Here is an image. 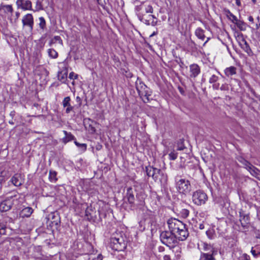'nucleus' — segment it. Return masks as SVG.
<instances>
[{"label": "nucleus", "instance_id": "nucleus-21", "mask_svg": "<svg viewBox=\"0 0 260 260\" xmlns=\"http://www.w3.org/2000/svg\"><path fill=\"white\" fill-rule=\"evenodd\" d=\"M170 248H173V252L175 254V256L177 259H180L181 256V248L179 246L174 245L173 247H170Z\"/></svg>", "mask_w": 260, "mask_h": 260}, {"label": "nucleus", "instance_id": "nucleus-39", "mask_svg": "<svg viewBox=\"0 0 260 260\" xmlns=\"http://www.w3.org/2000/svg\"><path fill=\"white\" fill-rule=\"evenodd\" d=\"M89 260H102V256L101 254H98L97 256L90 255Z\"/></svg>", "mask_w": 260, "mask_h": 260}, {"label": "nucleus", "instance_id": "nucleus-11", "mask_svg": "<svg viewBox=\"0 0 260 260\" xmlns=\"http://www.w3.org/2000/svg\"><path fill=\"white\" fill-rule=\"evenodd\" d=\"M47 219L52 225H57L59 222V217L57 212H52L48 215Z\"/></svg>", "mask_w": 260, "mask_h": 260}, {"label": "nucleus", "instance_id": "nucleus-47", "mask_svg": "<svg viewBox=\"0 0 260 260\" xmlns=\"http://www.w3.org/2000/svg\"><path fill=\"white\" fill-rule=\"evenodd\" d=\"M196 227L200 229V230H203L204 229V222L197 223V224L195 225Z\"/></svg>", "mask_w": 260, "mask_h": 260}, {"label": "nucleus", "instance_id": "nucleus-20", "mask_svg": "<svg viewBox=\"0 0 260 260\" xmlns=\"http://www.w3.org/2000/svg\"><path fill=\"white\" fill-rule=\"evenodd\" d=\"M63 132L65 135V137L62 139V142L64 143H67L75 139V137L71 133H68L66 131H63Z\"/></svg>", "mask_w": 260, "mask_h": 260}, {"label": "nucleus", "instance_id": "nucleus-14", "mask_svg": "<svg viewBox=\"0 0 260 260\" xmlns=\"http://www.w3.org/2000/svg\"><path fill=\"white\" fill-rule=\"evenodd\" d=\"M190 76L192 78L196 77L200 73V68L197 64H192L189 66Z\"/></svg>", "mask_w": 260, "mask_h": 260}, {"label": "nucleus", "instance_id": "nucleus-50", "mask_svg": "<svg viewBox=\"0 0 260 260\" xmlns=\"http://www.w3.org/2000/svg\"><path fill=\"white\" fill-rule=\"evenodd\" d=\"M213 84V85H212V87L214 89H216V90H217L219 89V83H212Z\"/></svg>", "mask_w": 260, "mask_h": 260}, {"label": "nucleus", "instance_id": "nucleus-26", "mask_svg": "<svg viewBox=\"0 0 260 260\" xmlns=\"http://www.w3.org/2000/svg\"><path fill=\"white\" fill-rule=\"evenodd\" d=\"M155 168L152 167L151 166L146 167V172L147 175L150 177L151 176L152 178L154 177V174H155Z\"/></svg>", "mask_w": 260, "mask_h": 260}, {"label": "nucleus", "instance_id": "nucleus-22", "mask_svg": "<svg viewBox=\"0 0 260 260\" xmlns=\"http://www.w3.org/2000/svg\"><path fill=\"white\" fill-rule=\"evenodd\" d=\"M136 86L138 93L142 89H146V85L139 78L136 82Z\"/></svg>", "mask_w": 260, "mask_h": 260}, {"label": "nucleus", "instance_id": "nucleus-37", "mask_svg": "<svg viewBox=\"0 0 260 260\" xmlns=\"http://www.w3.org/2000/svg\"><path fill=\"white\" fill-rule=\"evenodd\" d=\"M202 246L203 247V250L206 251H207L208 250H211L212 248L211 245H210L206 243H203L202 244Z\"/></svg>", "mask_w": 260, "mask_h": 260}, {"label": "nucleus", "instance_id": "nucleus-3", "mask_svg": "<svg viewBox=\"0 0 260 260\" xmlns=\"http://www.w3.org/2000/svg\"><path fill=\"white\" fill-rule=\"evenodd\" d=\"M175 179L176 188L180 193L186 195L190 192L191 186L188 180L178 176L176 177Z\"/></svg>", "mask_w": 260, "mask_h": 260}, {"label": "nucleus", "instance_id": "nucleus-27", "mask_svg": "<svg viewBox=\"0 0 260 260\" xmlns=\"http://www.w3.org/2000/svg\"><path fill=\"white\" fill-rule=\"evenodd\" d=\"M57 173L54 171H50L49 172V179L52 182H56L57 180L56 177Z\"/></svg>", "mask_w": 260, "mask_h": 260}, {"label": "nucleus", "instance_id": "nucleus-42", "mask_svg": "<svg viewBox=\"0 0 260 260\" xmlns=\"http://www.w3.org/2000/svg\"><path fill=\"white\" fill-rule=\"evenodd\" d=\"M229 16H230V20L234 23H235V22H237L238 19H237V17L235 16L234 15H233L232 13L229 12Z\"/></svg>", "mask_w": 260, "mask_h": 260}, {"label": "nucleus", "instance_id": "nucleus-43", "mask_svg": "<svg viewBox=\"0 0 260 260\" xmlns=\"http://www.w3.org/2000/svg\"><path fill=\"white\" fill-rule=\"evenodd\" d=\"M220 89L222 91H228L229 90V86L228 84H223L220 87Z\"/></svg>", "mask_w": 260, "mask_h": 260}, {"label": "nucleus", "instance_id": "nucleus-44", "mask_svg": "<svg viewBox=\"0 0 260 260\" xmlns=\"http://www.w3.org/2000/svg\"><path fill=\"white\" fill-rule=\"evenodd\" d=\"M36 8L37 10H43V6L42 5V3L40 1H37L36 2Z\"/></svg>", "mask_w": 260, "mask_h": 260}, {"label": "nucleus", "instance_id": "nucleus-41", "mask_svg": "<svg viewBox=\"0 0 260 260\" xmlns=\"http://www.w3.org/2000/svg\"><path fill=\"white\" fill-rule=\"evenodd\" d=\"M239 260H250V257L246 253L242 254L238 258Z\"/></svg>", "mask_w": 260, "mask_h": 260}, {"label": "nucleus", "instance_id": "nucleus-36", "mask_svg": "<svg viewBox=\"0 0 260 260\" xmlns=\"http://www.w3.org/2000/svg\"><path fill=\"white\" fill-rule=\"evenodd\" d=\"M218 77L214 74L211 75L209 79V83L211 84L215 83L218 80Z\"/></svg>", "mask_w": 260, "mask_h": 260}, {"label": "nucleus", "instance_id": "nucleus-5", "mask_svg": "<svg viewBox=\"0 0 260 260\" xmlns=\"http://www.w3.org/2000/svg\"><path fill=\"white\" fill-rule=\"evenodd\" d=\"M192 200L194 204L201 206L205 204L208 200V197L204 191L198 190L193 193Z\"/></svg>", "mask_w": 260, "mask_h": 260}, {"label": "nucleus", "instance_id": "nucleus-31", "mask_svg": "<svg viewBox=\"0 0 260 260\" xmlns=\"http://www.w3.org/2000/svg\"><path fill=\"white\" fill-rule=\"evenodd\" d=\"M238 161L244 166L245 168H247L251 164L249 161L245 160L242 157H240L238 158Z\"/></svg>", "mask_w": 260, "mask_h": 260}, {"label": "nucleus", "instance_id": "nucleus-19", "mask_svg": "<svg viewBox=\"0 0 260 260\" xmlns=\"http://www.w3.org/2000/svg\"><path fill=\"white\" fill-rule=\"evenodd\" d=\"M226 76L230 77L237 74V68L233 66L226 68L224 70Z\"/></svg>", "mask_w": 260, "mask_h": 260}, {"label": "nucleus", "instance_id": "nucleus-2", "mask_svg": "<svg viewBox=\"0 0 260 260\" xmlns=\"http://www.w3.org/2000/svg\"><path fill=\"white\" fill-rule=\"evenodd\" d=\"M109 246L113 250L118 251H123L125 249L126 244L121 233H116L113 234Z\"/></svg>", "mask_w": 260, "mask_h": 260}, {"label": "nucleus", "instance_id": "nucleus-59", "mask_svg": "<svg viewBox=\"0 0 260 260\" xmlns=\"http://www.w3.org/2000/svg\"><path fill=\"white\" fill-rule=\"evenodd\" d=\"M248 20L250 22H253V18L251 16H250L249 17H248Z\"/></svg>", "mask_w": 260, "mask_h": 260}, {"label": "nucleus", "instance_id": "nucleus-30", "mask_svg": "<svg viewBox=\"0 0 260 260\" xmlns=\"http://www.w3.org/2000/svg\"><path fill=\"white\" fill-rule=\"evenodd\" d=\"M235 24L240 30H244L245 29V24L244 22L238 20L235 22Z\"/></svg>", "mask_w": 260, "mask_h": 260}, {"label": "nucleus", "instance_id": "nucleus-49", "mask_svg": "<svg viewBox=\"0 0 260 260\" xmlns=\"http://www.w3.org/2000/svg\"><path fill=\"white\" fill-rule=\"evenodd\" d=\"M206 234L210 239H213L214 238L213 234L211 231H207Z\"/></svg>", "mask_w": 260, "mask_h": 260}, {"label": "nucleus", "instance_id": "nucleus-35", "mask_svg": "<svg viewBox=\"0 0 260 260\" xmlns=\"http://www.w3.org/2000/svg\"><path fill=\"white\" fill-rule=\"evenodd\" d=\"M75 145L79 148H81L83 151H85L86 150L87 145L86 144L82 143L80 144L77 141L74 142Z\"/></svg>", "mask_w": 260, "mask_h": 260}, {"label": "nucleus", "instance_id": "nucleus-34", "mask_svg": "<svg viewBox=\"0 0 260 260\" xmlns=\"http://www.w3.org/2000/svg\"><path fill=\"white\" fill-rule=\"evenodd\" d=\"M189 214V210L187 209H183L180 211V215H181V217H182L183 218H187Z\"/></svg>", "mask_w": 260, "mask_h": 260}, {"label": "nucleus", "instance_id": "nucleus-12", "mask_svg": "<svg viewBox=\"0 0 260 260\" xmlns=\"http://www.w3.org/2000/svg\"><path fill=\"white\" fill-rule=\"evenodd\" d=\"M139 94L144 102L147 103L149 101V97L151 95V92L149 88L146 86V89H142L139 92Z\"/></svg>", "mask_w": 260, "mask_h": 260}, {"label": "nucleus", "instance_id": "nucleus-18", "mask_svg": "<svg viewBox=\"0 0 260 260\" xmlns=\"http://www.w3.org/2000/svg\"><path fill=\"white\" fill-rule=\"evenodd\" d=\"M33 212V209L30 207H26L23 209L20 212V216L22 217H28Z\"/></svg>", "mask_w": 260, "mask_h": 260}, {"label": "nucleus", "instance_id": "nucleus-45", "mask_svg": "<svg viewBox=\"0 0 260 260\" xmlns=\"http://www.w3.org/2000/svg\"><path fill=\"white\" fill-rule=\"evenodd\" d=\"M78 77V75L74 72H71L69 74V78L71 79H76Z\"/></svg>", "mask_w": 260, "mask_h": 260}, {"label": "nucleus", "instance_id": "nucleus-6", "mask_svg": "<svg viewBox=\"0 0 260 260\" xmlns=\"http://www.w3.org/2000/svg\"><path fill=\"white\" fill-rule=\"evenodd\" d=\"M17 196H14L7 198L0 203V211L1 212H6L9 210L12 205L17 202Z\"/></svg>", "mask_w": 260, "mask_h": 260}, {"label": "nucleus", "instance_id": "nucleus-33", "mask_svg": "<svg viewBox=\"0 0 260 260\" xmlns=\"http://www.w3.org/2000/svg\"><path fill=\"white\" fill-rule=\"evenodd\" d=\"M145 195L142 193H140L136 196L137 199L139 201V204L142 205L144 202Z\"/></svg>", "mask_w": 260, "mask_h": 260}, {"label": "nucleus", "instance_id": "nucleus-54", "mask_svg": "<svg viewBox=\"0 0 260 260\" xmlns=\"http://www.w3.org/2000/svg\"><path fill=\"white\" fill-rule=\"evenodd\" d=\"M164 260H171L170 255L166 254L164 256Z\"/></svg>", "mask_w": 260, "mask_h": 260}, {"label": "nucleus", "instance_id": "nucleus-52", "mask_svg": "<svg viewBox=\"0 0 260 260\" xmlns=\"http://www.w3.org/2000/svg\"><path fill=\"white\" fill-rule=\"evenodd\" d=\"M211 253L210 254H212L213 255V257H214V256L217 253V250H215L214 248H212L211 250Z\"/></svg>", "mask_w": 260, "mask_h": 260}, {"label": "nucleus", "instance_id": "nucleus-10", "mask_svg": "<svg viewBox=\"0 0 260 260\" xmlns=\"http://www.w3.org/2000/svg\"><path fill=\"white\" fill-rule=\"evenodd\" d=\"M155 174H154V177H153V179L155 181H159L162 182L163 181H166V176H165L161 170L157 168H155L154 170Z\"/></svg>", "mask_w": 260, "mask_h": 260}, {"label": "nucleus", "instance_id": "nucleus-61", "mask_svg": "<svg viewBox=\"0 0 260 260\" xmlns=\"http://www.w3.org/2000/svg\"><path fill=\"white\" fill-rule=\"evenodd\" d=\"M5 6V5L0 4V10L3 11L4 10V7Z\"/></svg>", "mask_w": 260, "mask_h": 260}, {"label": "nucleus", "instance_id": "nucleus-4", "mask_svg": "<svg viewBox=\"0 0 260 260\" xmlns=\"http://www.w3.org/2000/svg\"><path fill=\"white\" fill-rule=\"evenodd\" d=\"M161 242L169 247H173L177 243V238L170 231L162 232L160 235Z\"/></svg>", "mask_w": 260, "mask_h": 260}, {"label": "nucleus", "instance_id": "nucleus-24", "mask_svg": "<svg viewBox=\"0 0 260 260\" xmlns=\"http://www.w3.org/2000/svg\"><path fill=\"white\" fill-rule=\"evenodd\" d=\"M199 260H215V258L210 253L202 252Z\"/></svg>", "mask_w": 260, "mask_h": 260}, {"label": "nucleus", "instance_id": "nucleus-28", "mask_svg": "<svg viewBox=\"0 0 260 260\" xmlns=\"http://www.w3.org/2000/svg\"><path fill=\"white\" fill-rule=\"evenodd\" d=\"M6 223L4 222H0V235H3L6 234Z\"/></svg>", "mask_w": 260, "mask_h": 260}, {"label": "nucleus", "instance_id": "nucleus-29", "mask_svg": "<svg viewBox=\"0 0 260 260\" xmlns=\"http://www.w3.org/2000/svg\"><path fill=\"white\" fill-rule=\"evenodd\" d=\"M49 56L52 58H56L58 57V53L53 49H49L48 50Z\"/></svg>", "mask_w": 260, "mask_h": 260}, {"label": "nucleus", "instance_id": "nucleus-58", "mask_svg": "<svg viewBox=\"0 0 260 260\" xmlns=\"http://www.w3.org/2000/svg\"><path fill=\"white\" fill-rule=\"evenodd\" d=\"M19 257L17 256H12V258H11V260H19Z\"/></svg>", "mask_w": 260, "mask_h": 260}, {"label": "nucleus", "instance_id": "nucleus-64", "mask_svg": "<svg viewBox=\"0 0 260 260\" xmlns=\"http://www.w3.org/2000/svg\"><path fill=\"white\" fill-rule=\"evenodd\" d=\"M143 221H140L139 222V224H140V225L141 226H142V225H143Z\"/></svg>", "mask_w": 260, "mask_h": 260}, {"label": "nucleus", "instance_id": "nucleus-7", "mask_svg": "<svg viewBox=\"0 0 260 260\" xmlns=\"http://www.w3.org/2000/svg\"><path fill=\"white\" fill-rule=\"evenodd\" d=\"M23 26H28L30 31H32L34 26V18L31 14H27L24 16L22 20Z\"/></svg>", "mask_w": 260, "mask_h": 260}, {"label": "nucleus", "instance_id": "nucleus-40", "mask_svg": "<svg viewBox=\"0 0 260 260\" xmlns=\"http://www.w3.org/2000/svg\"><path fill=\"white\" fill-rule=\"evenodd\" d=\"M169 156L170 159L175 160L177 157V153H175L174 151H173L169 154Z\"/></svg>", "mask_w": 260, "mask_h": 260}, {"label": "nucleus", "instance_id": "nucleus-23", "mask_svg": "<svg viewBox=\"0 0 260 260\" xmlns=\"http://www.w3.org/2000/svg\"><path fill=\"white\" fill-rule=\"evenodd\" d=\"M196 36L200 39L204 40L205 38V31L201 28H198L195 31Z\"/></svg>", "mask_w": 260, "mask_h": 260}, {"label": "nucleus", "instance_id": "nucleus-46", "mask_svg": "<svg viewBox=\"0 0 260 260\" xmlns=\"http://www.w3.org/2000/svg\"><path fill=\"white\" fill-rule=\"evenodd\" d=\"M145 11L146 13H153V8L151 6L148 5L145 8Z\"/></svg>", "mask_w": 260, "mask_h": 260}, {"label": "nucleus", "instance_id": "nucleus-17", "mask_svg": "<svg viewBox=\"0 0 260 260\" xmlns=\"http://www.w3.org/2000/svg\"><path fill=\"white\" fill-rule=\"evenodd\" d=\"M249 221V217L248 215L244 214L243 212H240V221L242 226H246Z\"/></svg>", "mask_w": 260, "mask_h": 260}, {"label": "nucleus", "instance_id": "nucleus-57", "mask_svg": "<svg viewBox=\"0 0 260 260\" xmlns=\"http://www.w3.org/2000/svg\"><path fill=\"white\" fill-rule=\"evenodd\" d=\"M251 253L252 254V255L254 256H256L257 255V254L256 253V251L255 250H253V248H252L251 250Z\"/></svg>", "mask_w": 260, "mask_h": 260}, {"label": "nucleus", "instance_id": "nucleus-9", "mask_svg": "<svg viewBox=\"0 0 260 260\" xmlns=\"http://www.w3.org/2000/svg\"><path fill=\"white\" fill-rule=\"evenodd\" d=\"M11 182L16 186H20L24 183V179L20 174H15L11 179Z\"/></svg>", "mask_w": 260, "mask_h": 260}, {"label": "nucleus", "instance_id": "nucleus-32", "mask_svg": "<svg viewBox=\"0 0 260 260\" xmlns=\"http://www.w3.org/2000/svg\"><path fill=\"white\" fill-rule=\"evenodd\" d=\"M40 22H39V26L40 28L44 30L46 28V21L44 17H40L39 18Z\"/></svg>", "mask_w": 260, "mask_h": 260}, {"label": "nucleus", "instance_id": "nucleus-56", "mask_svg": "<svg viewBox=\"0 0 260 260\" xmlns=\"http://www.w3.org/2000/svg\"><path fill=\"white\" fill-rule=\"evenodd\" d=\"M76 100V101L78 103H79V105H81V98L79 96H77Z\"/></svg>", "mask_w": 260, "mask_h": 260}, {"label": "nucleus", "instance_id": "nucleus-25", "mask_svg": "<svg viewBox=\"0 0 260 260\" xmlns=\"http://www.w3.org/2000/svg\"><path fill=\"white\" fill-rule=\"evenodd\" d=\"M57 76L58 80L63 82L67 77V72L66 71L59 72Z\"/></svg>", "mask_w": 260, "mask_h": 260}, {"label": "nucleus", "instance_id": "nucleus-48", "mask_svg": "<svg viewBox=\"0 0 260 260\" xmlns=\"http://www.w3.org/2000/svg\"><path fill=\"white\" fill-rule=\"evenodd\" d=\"M2 244L6 247H7V248H9L10 245V242L9 240H4Z\"/></svg>", "mask_w": 260, "mask_h": 260}, {"label": "nucleus", "instance_id": "nucleus-8", "mask_svg": "<svg viewBox=\"0 0 260 260\" xmlns=\"http://www.w3.org/2000/svg\"><path fill=\"white\" fill-rule=\"evenodd\" d=\"M16 5L24 10H31V2L29 0H17Z\"/></svg>", "mask_w": 260, "mask_h": 260}, {"label": "nucleus", "instance_id": "nucleus-15", "mask_svg": "<svg viewBox=\"0 0 260 260\" xmlns=\"http://www.w3.org/2000/svg\"><path fill=\"white\" fill-rule=\"evenodd\" d=\"M71 98L69 96H67L64 98L62 101V106L64 108L67 107L66 109V113L68 114L73 111L74 107L70 104Z\"/></svg>", "mask_w": 260, "mask_h": 260}, {"label": "nucleus", "instance_id": "nucleus-53", "mask_svg": "<svg viewBox=\"0 0 260 260\" xmlns=\"http://www.w3.org/2000/svg\"><path fill=\"white\" fill-rule=\"evenodd\" d=\"M1 177H5L7 176V172L6 171H2L0 174Z\"/></svg>", "mask_w": 260, "mask_h": 260}, {"label": "nucleus", "instance_id": "nucleus-51", "mask_svg": "<svg viewBox=\"0 0 260 260\" xmlns=\"http://www.w3.org/2000/svg\"><path fill=\"white\" fill-rule=\"evenodd\" d=\"M54 40L55 41H58L59 43L62 44V40L59 36H55L54 37Z\"/></svg>", "mask_w": 260, "mask_h": 260}, {"label": "nucleus", "instance_id": "nucleus-1", "mask_svg": "<svg viewBox=\"0 0 260 260\" xmlns=\"http://www.w3.org/2000/svg\"><path fill=\"white\" fill-rule=\"evenodd\" d=\"M167 224L169 230L180 241L185 240L189 235L186 225L181 221L171 218L168 220Z\"/></svg>", "mask_w": 260, "mask_h": 260}, {"label": "nucleus", "instance_id": "nucleus-38", "mask_svg": "<svg viewBox=\"0 0 260 260\" xmlns=\"http://www.w3.org/2000/svg\"><path fill=\"white\" fill-rule=\"evenodd\" d=\"M3 11L5 12H12L13 11L12 6L9 5H5Z\"/></svg>", "mask_w": 260, "mask_h": 260}, {"label": "nucleus", "instance_id": "nucleus-60", "mask_svg": "<svg viewBox=\"0 0 260 260\" xmlns=\"http://www.w3.org/2000/svg\"><path fill=\"white\" fill-rule=\"evenodd\" d=\"M236 2V4L237 6H241V2L240 0H235Z\"/></svg>", "mask_w": 260, "mask_h": 260}, {"label": "nucleus", "instance_id": "nucleus-55", "mask_svg": "<svg viewBox=\"0 0 260 260\" xmlns=\"http://www.w3.org/2000/svg\"><path fill=\"white\" fill-rule=\"evenodd\" d=\"M184 146L181 144L180 146L178 145L177 150H183L184 149Z\"/></svg>", "mask_w": 260, "mask_h": 260}, {"label": "nucleus", "instance_id": "nucleus-16", "mask_svg": "<svg viewBox=\"0 0 260 260\" xmlns=\"http://www.w3.org/2000/svg\"><path fill=\"white\" fill-rule=\"evenodd\" d=\"M246 169L249 172L251 175L256 177L257 179L260 177V170L257 169L256 167L250 164Z\"/></svg>", "mask_w": 260, "mask_h": 260}, {"label": "nucleus", "instance_id": "nucleus-13", "mask_svg": "<svg viewBox=\"0 0 260 260\" xmlns=\"http://www.w3.org/2000/svg\"><path fill=\"white\" fill-rule=\"evenodd\" d=\"M135 190H134L132 187L127 188L126 190L125 198L128 202L131 205H133L135 202Z\"/></svg>", "mask_w": 260, "mask_h": 260}, {"label": "nucleus", "instance_id": "nucleus-62", "mask_svg": "<svg viewBox=\"0 0 260 260\" xmlns=\"http://www.w3.org/2000/svg\"><path fill=\"white\" fill-rule=\"evenodd\" d=\"M157 34V31H154L150 36V37H152L155 35H156Z\"/></svg>", "mask_w": 260, "mask_h": 260}, {"label": "nucleus", "instance_id": "nucleus-63", "mask_svg": "<svg viewBox=\"0 0 260 260\" xmlns=\"http://www.w3.org/2000/svg\"><path fill=\"white\" fill-rule=\"evenodd\" d=\"M210 40V38H207L206 41L204 43L203 46H205V44L208 42V41Z\"/></svg>", "mask_w": 260, "mask_h": 260}]
</instances>
